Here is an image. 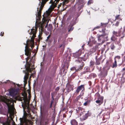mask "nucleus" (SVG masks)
<instances>
[{
	"instance_id": "34",
	"label": "nucleus",
	"mask_w": 125,
	"mask_h": 125,
	"mask_svg": "<svg viewBox=\"0 0 125 125\" xmlns=\"http://www.w3.org/2000/svg\"><path fill=\"white\" fill-rule=\"evenodd\" d=\"M115 39L116 38L114 36H113L111 38V40L112 41H115Z\"/></svg>"
},
{
	"instance_id": "32",
	"label": "nucleus",
	"mask_w": 125,
	"mask_h": 125,
	"mask_svg": "<svg viewBox=\"0 0 125 125\" xmlns=\"http://www.w3.org/2000/svg\"><path fill=\"white\" fill-rule=\"evenodd\" d=\"M61 47H62V48H63L62 51H63L64 50V48L65 47V45L64 44V43H63V44L61 45L59 47L60 48H61Z\"/></svg>"
},
{
	"instance_id": "40",
	"label": "nucleus",
	"mask_w": 125,
	"mask_h": 125,
	"mask_svg": "<svg viewBox=\"0 0 125 125\" xmlns=\"http://www.w3.org/2000/svg\"><path fill=\"white\" fill-rule=\"evenodd\" d=\"M59 88L58 87H57L55 89V91L56 92H57L59 90Z\"/></svg>"
},
{
	"instance_id": "43",
	"label": "nucleus",
	"mask_w": 125,
	"mask_h": 125,
	"mask_svg": "<svg viewBox=\"0 0 125 125\" xmlns=\"http://www.w3.org/2000/svg\"><path fill=\"white\" fill-rule=\"evenodd\" d=\"M115 58H116V59H120V57L119 56H116Z\"/></svg>"
},
{
	"instance_id": "20",
	"label": "nucleus",
	"mask_w": 125,
	"mask_h": 125,
	"mask_svg": "<svg viewBox=\"0 0 125 125\" xmlns=\"http://www.w3.org/2000/svg\"><path fill=\"white\" fill-rule=\"evenodd\" d=\"M20 121L21 123H23L25 122L26 121V119L25 118H20Z\"/></svg>"
},
{
	"instance_id": "47",
	"label": "nucleus",
	"mask_w": 125,
	"mask_h": 125,
	"mask_svg": "<svg viewBox=\"0 0 125 125\" xmlns=\"http://www.w3.org/2000/svg\"><path fill=\"white\" fill-rule=\"evenodd\" d=\"M124 60L123 61L122 63H125V56H124Z\"/></svg>"
},
{
	"instance_id": "28",
	"label": "nucleus",
	"mask_w": 125,
	"mask_h": 125,
	"mask_svg": "<svg viewBox=\"0 0 125 125\" xmlns=\"http://www.w3.org/2000/svg\"><path fill=\"white\" fill-rule=\"evenodd\" d=\"M84 6V5L83 4H80L78 7V8L79 9V10H80L81 8Z\"/></svg>"
},
{
	"instance_id": "22",
	"label": "nucleus",
	"mask_w": 125,
	"mask_h": 125,
	"mask_svg": "<svg viewBox=\"0 0 125 125\" xmlns=\"http://www.w3.org/2000/svg\"><path fill=\"white\" fill-rule=\"evenodd\" d=\"M115 60V62L113 64V65L112 66V67L113 68H114L115 67H116L117 66V62L116 61L115 58L114 59Z\"/></svg>"
},
{
	"instance_id": "46",
	"label": "nucleus",
	"mask_w": 125,
	"mask_h": 125,
	"mask_svg": "<svg viewBox=\"0 0 125 125\" xmlns=\"http://www.w3.org/2000/svg\"><path fill=\"white\" fill-rule=\"evenodd\" d=\"M53 100H52L51 101V103L50 105V108H51L52 107V104L53 103Z\"/></svg>"
},
{
	"instance_id": "11",
	"label": "nucleus",
	"mask_w": 125,
	"mask_h": 125,
	"mask_svg": "<svg viewBox=\"0 0 125 125\" xmlns=\"http://www.w3.org/2000/svg\"><path fill=\"white\" fill-rule=\"evenodd\" d=\"M107 71L103 70L102 72H101L99 75L102 77H105L107 75Z\"/></svg>"
},
{
	"instance_id": "7",
	"label": "nucleus",
	"mask_w": 125,
	"mask_h": 125,
	"mask_svg": "<svg viewBox=\"0 0 125 125\" xmlns=\"http://www.w3.org/2000/svg\"><path fill=\"white\" fill-rule=\"evenodd\" d=\"M17 93V90L14 89L10 90L9 94L10 95L13 97L16 95Z\"/></svg>"
},
{
	"instance_id": "16",
	"label": "nucleus",
	"mask_w": 125,
	"mask_h": 125,
	"mask_svg": "<svg viewBox=\"0 0 125 125\" xmlns=\"http://www.w3.org/2000/svg\"><path fill=\"white\" fill-rule=\"evenodd\" d=\"M96 95L98 96L97 100H102V102H103V101L104 99V97L103 96H100V94H96Z\"/></svg>"
},
{
	"instance_id": "36",
	"label": "nucleus",
	"mask_w": 125,
	"mask_h": 125,
	"mask_svg": "<svg viewBox=\"0 0 125 125\" xmlns=\"http://www.w3.org/2000/svg\"><path fill=\"white\" fill-rule=\"evenodd\" d=\"M85 71L87 72H88L89 71V68L87 67H85Z\"/></svg>"
},
{
	"instance_id": "53",
	"label": "nucleus",
	"mask_w": 125,
	"mask_h": 125,
	"mask_svg": "<svg viewBox=\"0 0 125 125\" xmlns=\"http://www.w3.org/2000/svg\"><path fill=\"white\" fill-rule=\"evenodd\" d=\"M10 81H9V80H8L7 81H6V82H3V83H7V82H10Z\"/></svg>"
},
{
	"instance_id": "63",
	"label": "nucleus",
	"mask_w": 125,
	"mask_h": 125,
	"mask_svg": "<svg viewBox=\"0 0 125 125\" xmlns=\"http://www.w3.org/2000/svg\"><path fill=\"white\" fill-rule=\"evenodd\" d=\"M80 14H79V15H78V17L79 16V15H80Z\"/></svg>"
},
{
	"instance_id": "33",
	"label": "nucleus",
	"mask_w": 125,
	"mask_h": 125,
	"mask_svg": "<svg viewBox=\"0 0 125 125\" xmlns=\"http://www.w3.org/2000/svg\"><path fill=\"white\" fill-rule=\"evenodd\" d=\"M101 26H102L103 27H105L106 26V24H107V23H101Z\"/></svg>"
},
{
	"instance_id": "61",
	"label": "nucleus",
	"mask_w": 125,
	"mask_h": 125,
	"mask_svg": "<svg viewBox=\"0 0 125 125\" xmlns=\"http://www.w3.org/2000/svg\"><path fill=\"white\" fill-rule=\"evenodd\" d=\"M123 74H125V72L123 73Z\"/></svg>"
},
{
	"instance_id": "42",
	"label": "nucleus",
	"mask_w": 125,
	"mask_h": 125,
	"mask_svg": "<svg viewBox=\"0 0 125 125\" xmlns=\"http://www.w3.org/2000/svg\"><path fill=\"white\" fill-rule=\"evenodd\" d=\"M86 72H87L86 71H84L83 72H81V75H82L83 74H84Z\"/></svg>"
},
{
	"instance_id": "18",
	"label": "nucleus",
	"mask_w": 125,
	"mask_h": 125,
	"mask_svg": "<svg viewBox=\"0 0 125 125\" xmlns=\"http://www.w3.org/2000/svg\"><path fill=\"white\" fill-rule=\"evenodd\" d=\"M88 117L87 113H86L85 115L82 117L81 119V120L83 121L86 119Z\"/></svg>"
},
{
	"instance_id": "12",
	"label": "nucleus",
	"mask_w": 125,
	"mask_h": 125,
	"mask_svg": "<svg viewBox=\"0 0 125 125\" xmlns=\"http://www.w3.org/2000/svg\"><path fill=\"white\" fill-rule=\"evenodd\" d=\"M110 68V66L108 64V62H107L106 64L105 65L104 67L103 68V70L108 71Z\"/></svg>"
},
{
	"instance_id": "8",
	"label": "nucleus",
	"mask_w": 125,
	"mask_h": 125,
	"mask_svg": "<svg viewBox=\"0 0 125 125\" xmlns=\"http://www.w3.org/2000/svg\"><path fill=\"white\" fill-rule=\"evenodd\" d=\"M28 42V41H26V44ZM27 45H26L25 46V54L27 55V56L28 55H30L31 54V50L30 49L27 48Z\"/></svg>"
},
{
	"instance_id": "50",
	"label": "nucleus",
	"mask_w": 125,
	"mask_h": 125,
	"mask_svg": "<svg viewBox=\"0 0 125 125\" xmlns=\"http://www.w3.org/2000/svg\"><path fill=\"white\" fill-rule=\"evenodd\" d=\"M62 37H60L58 39V41L60 40H61V39H62Z\"/></svg>"
},
{
	"instance_id": "57",
	"label": "nucleus",
	"mask_w": 125,
	"mask_h": 125,
	"mask_svg": "<svg viewBox=\"0 0 125 125\" xmlns=\"http://www.w3.org/2000/svg\"><path fill=\"white\" fill-rule=\"evenodd\" d=\"M125 70V68H123V71H124V70Z\"/></svg>"
},
{
	"instance_id": "64",
	"label": "nucleus",
	"mask_w": 125,
	"mask_h": 125,
	"mask_svg": "<svg viewBox=\"0 0 125 125\" xmlns=\"http://www.w3.org/2000/svg\"><path fill=\"white\" fill-rule=\"evenodd\" d=\"M49 42H52V41H51V40L50 41V40H49Z\"/></svg>"
},
{
	"instance_id": "55",
	"label": "nucleus",
	"mask_w": 125,
	"mask_h": 125,
	"mask_svg": "<svg viewBox=\"0 0 125 125\" xmlns=\"http://www.w3.org/2000/svg\"><path fill=\"white\" fill-rule=\"evenodd\" d=\"M108 0L110 2H111L112 1H113V0Z\"/></svg>"
},
{
	"instance_id": "58",
	"label": "nucleus",
	"mask_w": 125,
	"mask_h": 125,
	"mask_svg": "<svg viewBox=\"0 0 125 125\" xmlns=\"http://www.w3.org/2000/svg\"><path fill=\"white\" fill-rule=\"evenodd\" d=\"M2 83V82H0V84H1Z\"/></svg>"
},
{
	"instance_id": "30",
	"label": "nucleus",
	"mask_w": 125,
	"mask_h": 125,
	"mask_svg": "<svg viewBox=\"0 0 125 125\" xmlns=\"http://www.w3.org/2000/svg\"><path fill=\"white\" fill-rule=\"evenodd\" d=\"M90 102V101H87L85 102L83 104V105L85 106L87 105V104H89Z\"/></svg>"
},
{
	"instance_id": "51",
	"label": "nucleus",
	"mask_w": 125,
	"mask_h": 125,
	"mask_svg": "<svg viewBox=\"0 0 125 125\" xmlns=\"http://www.w3.org/2000/svg\"><path fill=\"white\" fill-rule=\"evenodd\" d=\"M100 28V26H97L95 28H97V29H98V28Z\"/></svg>"
},
{
	"instance_id": "25",
	"label": "nucleus",
	"mask_w": 125,
	"mask_h": 125,
	"mask_svg": "<svg viewBox=\"0 0 125 125\" xmlns=\"http://www.w3.org/2000/svg\"><path fill=\"white\" fill-rule=\"evenodd\" d=\"M31 48H32V49L33 48V47H34V40H31Z\"/></svg>"
},
{
	"instance_id": "59",
	"label": "nucleus",
	"mask_w": 125,
	"mask_h": 125,
	"mask_svg": "<svg viewBox=\"0 0 125 125\" xmlns=\"http://www.w3.org/2000/svg\"><path fill=\"white\" fill-rule=\"evenodd\" d=\"M70 17H69V18H68V20H69V19H70Z\"/></svg>"
},
{
	"instance_id": "13",
	"label": "nucleus",
	"mask_w": 125,
	"mask_h": 125,
	"mask_svg": "<svg viewBox=\"0 0 125 125\" xmlns=\"http://www.w3.org/2000/svg\"><path fill=\"white\" fill-rule=\"evenodd\" d=\"M29 76V74L28 73L26 72L25 73V75L24 76V80L23 81L24 82V84L25 85L26 83L27 79H28Z\"/></svg>"
},
{
	"instance_id": "27",
	"label": "nucleus",
	"mask_w": 125,
	"mask_h": 125,
	"mask_svg": "<svg viewBox=\"0 0 125 125\" xmlns=\"http://www.w3.org/2000/svg\"><path fill=\"white\" fill-rule=\"evenodd\" d=\"M95 102L96 103L98 104H99L100 105L102 104V103H103V102H102L101 100H97Z\"/></svg>"
},
{
	"instance_id": "21",
	"label": "nucleus",
	"mask_w": 125,
	"mask_h": 125,
	"mask_svg": "<svg viewBox=\"0 0 125 125\" xmlns=\"http://www.w3.org/2000/svg\"><path fill=\"white\" fill-rule=\"evenodd\" d=\"M96 74L94 73H92L90 74L89 75V77H93V78H94L96 77Z\"/></svg>"
},
{
	"instance_id": "6",
	"label": "nucleus",
	"mask_w": 125,
	"mask_h": 125,
	"mask_svg": "<svg viewBox=\"0 0 125 125\" xmlns=\"http://www.w3.org/2000/svg\"><path fill=\"white\" fill-rule=\"evenodd\" d=\"M75 23V22L74 20L73 19L72 21L71 22L70 25L68 26V32H70V31H72L73 29V26Z\"/></svg>"
},
{
	"instance_id": "29",
	"label": "nucleus",
	"mask_w": 125,
	"mask_h": 125,
	"mask_svg": "<svg viewBox=\"0 0 125 125\" xmlns=\"http://www.w3.org/2000/svg\"><path fill=\"white\" fill-rule=\"evenodd\" d=\"M125 26L123 28V36H121V38H122L123 37H124L125 36V33H125L124 31H125Z\"/></svg>"
},
{
	"instance_id": "49",
	"label": "nucleus",
	"mask_w": 125,
	"mask_h": 125,
	"mask_svg": "<svg viewBox=\"0 0 125 125\" xmlns=\"http://www.w3.org/2000/svg\"><path fill=\"white\" fill-rule=\"evenodd\" d=\"M69 0H64V1L65 3H67L68 2Z\"/></svg>"
},
{
	"instance_id": "23",
	"label": "nucleus",
	"mask_w": 125,
	"mask_h": 125,
	"mask_svg": "<svg viewBox=\"0 0 125 125\" xmlns=\"http://www.w3.org/2000/svg\"><path fill=\"white\" fill-rule=\"evenodd\" d=\"M94 1L93 0H89L88 1L87 4V5H89L90 4L93 3Z\"/></svg>"
},
{
	"instance_id": "14",
	"label": "nucleus",
	"mask_w": 125,
	"mask_h": 125,
	"mask_svg": "<svg viewBox=\"0 0 125 125\" xmlns=\"http://www.w3.org/2000/svg\"><path fill=\"white\" fill-rule=\"evenodd\" d=\"M97 57L96 56L95 57V58L96 60V62L95 64L96 65H99L100 63V61L102 59V57H100L98 59H97Z\"/></svg>"
},
{
	"instance_id": "54",
	"label": "nucleus",
	"mask_w": 125,
	"mask_h": 125,
	"mask_svg": "<svg viewBox=\"0 0 125 125\" xmlns=\"http://www.w3.org/2000/svg\"><path fill=\"white\" fill-rule=\"evenodd\" d=\"M63 117H66V115L64 114H63Z\"/></svg>"
},
{
	"instance_id": "48",
	"label": "nucleus",
	"mask_w": 125,
	"mask_h": 125,
	"mask_svg": "<svg viewBox=\"0 0 125 125\" xmlns=\"http://www.w3.org/2000/svg\"><path fill=\"white\" fill-rule=\"evenodd\" d=\"M51 95H52V100H53H53H54V97H53V95L52 94H51Z\"/></svg>"
},
{
	"instance_id": "24",
	"label": "nucleus",
	"mask_w": 125,
	"mask_h": 125,
	"mask_svg": "<svg viewBox=\"0 0 125 125\" xmlns=\"http://www.w3.org/2000/svg\"><path fill=\"white\" fill-rule=\"evenodd\" d=\"M77 52H76L75 53H73V56L74 57L77 58L79 55L77 54Z\"/></svg>"
},
{
	"instance_id": "45",
	"label": "nucleus",
	"mask_w": 125,
	"mask_h": 125,
	"mask_svg": "<svg viewBox=\"0 0 125 125\" xmlns=\"http://www.w3.org/2000/svg\"><path fill=\"white\" fill-rule=\"evenodd\" d=\"M57 39H54V43L55 44V43H56L57 42Z\"/></svg>"
},
{
	"instance_id": "52",
	"label": "nucleus",
	"mask_w": 125,
	"mask_h": 125,
	"mask_svg": "<svg viewBox=\"0 0 125 125\" xmlns=\"http://www.w3.org/2000/svg\"><path fill=\"white\" fill-rule=\"evenodd\" d=\"M48 22H47V24L45 26V28H46L47 27H48Z\"/></svg>"
},
{
	"instance_id": "35",
	"label": "nucleus",
	"mask_w": 125,
	"mask_h": 125,
	"mask_svg": "<svg viewBox=\"0 0 125 125\" xmlns=\"http://www.w3.org/2000/svg\"><path fill=\"white\" fill-rule=\"evenodd\" d=\"M113 33L114 35L116 36H118V34L116 32H115V31H113Z\"/></svg>"
},
{
	"instance_id": "19",
	"label": "nucleus",
	"mask_w": 125,
	"mask_h": 125,
	"mask_svg": "<svg viewBox=\"0 0 125 125\" xmlns=\"http://www.w3.org/2000/svg\"><path fill=\"white\" fill-rule=\"evenodd\" d=\"M52 29V24H50L49 25L48 27L47 28V30L49 31H51Z\"/></svg>"
},
{
	"instance_id": "31",
	"label": "nucleus",
	"mask_w": 125,
	"mask_h": 125,
	"mask_svg": "<svg viewBox=\"0 0 125 125\" xmlns=\"http://www.w3.org/2000/svg\"><path fill=\"white\" fill-rule=\"evenodd\" d=\"M119 23V21H117L116 23H115L113 24V26H115L117 27V26H118Z\"/></svg>"
},
{
	"instance_id": "4",
	"label": "nucleus",
	"mask_w": 125,
	"mask_h": 125,
	"mask_svg": "<svg viewBox=\"0 0 125 125\" xmlns=\"http://www.w3.org/2000/svg\"><path fill=\"white\" fill-rule=\"evenodd\" d=\"M60 0H55L54 2H53L52 0H51L50 2V3L52 4L50 6L49 8L48 9V11L51 12L52 10L56 6L57 4L58 3Z\"/></svg>"
},
{
	"instance_id": "17",
	"label": "nucleus",
	"mask_w": 125,
	"mask_h": 125,
	"mask_svg": "<svg viewBox=\"0 0 125 125\" xmlns=\"http://www.w3.org/2000/svg\"><path fill=\"white\" fill-rule=\"evenodd\" d=\"M71 123L72 125H77L78 123L76 120L73 119L71 120Z\"/></svg>"
},
{
	"instance_id": "38",
	"label": "nucleus",
	"mask_w": 125,
	"mask_h": 125,
	"mask_svg": "<svg viewBox=\"0 0 125 125\" xmlns=\"http://www.w3.org/2000/svg\"><path fill=\"white\" fill-rule=\"evenodd\" d=\"M50 35H49L47 37V39L46 40V42H48L49 41V39L50 38Z\"/></svg>"
},
{
	"instance_id": "3",
	"label": "nucleus",
	"mask_w": 125,
	"mask_h": 125,
	"mask_svg": "<svg viewBox=\"0 0 125 125\" xmlns=\"http://www.w3.org/2000/svg\"><path fill=\"white\" fill-rule=\"evenodd\" d=\"M108 36L106 34H104L98 35V41L101 42L102 44L105 41L108 40Z\"/></svg>"
},
{
	"instance_id": "2",
	"label": "nucleus",
	"mask_w": 125,
	"mask_h": 125,
	"mask_svg": "<svg viewBox=\"0 0 125 125\" xmlns=\"http://www.w3.org/2000/svg\"><path fill=\"white\" fill-rule=\"evenodd\" d=\"M82 59L81 58L79 57L78 58V60H76L77 62H81L82 63L80 65V66H79V68L78 67L77 68V67H73L71 69V71H74L75 70V71L74 72V73H75L76 72H77V71L81 70L82 68L83 67L84 65V64L83 63V62H81L82 61L81 60Z\"/></svg>"
},
{
	"instance_id": "60",
	"label": "nucleus",
	"mask_w": 125,
	"mask_h": 125,
	"mask_svg": "<svg viewBox=\"0 0 125 125\" xmlns=\"http://www.w3.org/2000/svg\"><path fill=\"white\" fill-rule=\"evenodd\" d=\"M40 2H39V5H40Z\"/></svg>"
},
{
	"instance_id": "9",
	"label": "nucleus",
	"mask_w": 125,
	"mask_h": 125,
	"mask_svg": "<svg viewBox=\"0 0 125 125\" xmlns=\"http://www.w3.org/2000/svg\"><path fill=\"white\" fill-rule=\"evenodd\" d=\"M66 86L65 90H66V92L67 93H68L71 90H73V86L68 83H67Z\"/></svg>"
},
{
	"instance_id": "41",
	"label": "nucleus",
	"mask_w": 125,
	"mask_h": 125,
	"mask_svg": "<svg viewBox=\"0 0 125 125\" xmlns=\"http://www.w3.org/2000/svg\"><path fill=\"white\" fill-rule=\"evenodd\" d=\"M120 16L119 15H118L117 16H115V20L118 19H119V17Z\"/></svg>"
},
{
	"instance_id": "39",
	"label": "nucleus",
	"mask_w": 125,
	"mask_h": 125,
	"mask_svg": "<svg viewBox=\"0 0 125 125\" xmlns=\"http://www.w3.org/2000/svg\"><path fill=\"white\" fill-rule=\"evenodd\" d=\"M94 64V62L92 61H91L90 62V66H93Z\"/></svg>"
},
{
	"instance_id": "1",
	"label": "nucleus",
	"mask_w": 125,
	"mask_h": 125,
	"mask_svg": "<svg viewBox=\"0 0 125 125\" xmlns=\"http://www.w3.org/2000/svg\"><path fill=\"white\" fill-rule=\"evenodd\" d=\"M5 103L7 105L8 108L7 112L5 113H3V114L5 116L4 118L6 120L1 122L3 125H10V120L9 119L10 117L11 120H12L13 113L14 109L13 106V100L12 99H6L5 100ZM12 125L15 124L14 122H12Z\"/></svg>"
},
{
	"instance_id": "62",
	"label": "nucleus",
	"mask_w": 125,
	"mask_h": 125,
	"mask_svg": "<svg viewBox=\"0 0 125 125\" xmlns=\"http://www.w3.org/2000/svg\"><path fill=\"white\" fill-rule=\"evenodd\" d=\"M22 106L23 107V108L24 107H23V105L22 104Z\"/></svg>"
},
{
	"instance_id": "37",
	"label": "nucleus",
	"mask_w": 125,
	"mask_h": 125,
	"mask_svg": "<svg viewBox=\"0 0 125 125\" xmlns=\"http://www.w3.org/2000/svg\"><path fill=\"white\" fill-rule=\"evenodd\" d=\"M91 51L92 52V53H93V52H94L96 51V49L94 48H93V49H92V50H91Z\"/></svg>"
},
{
	"instance_id": "5",
	"label": "nucleus",
	"mask_w": 125,
	"mask_h": 125,
	"mask_svg": "<svg viewBox=\"0 0 125 125\" xmlns=\"http://www.w3.org/2000/svg\"><path fill=\"white\" fill-rule=\"evenodd\" d=\"M84 85H81L80 86H78L75 91V92L77 93H78L81 90V92L83 94L84 91Z\"/></svg>"
},
{
	"instance_id": "10",
	"label": "nucleus",
	"mask_w": 125,
	"mask_h": 125,
	"mask_svg": "<svg viewBox=\"0 0 125 125\" xmlns=\"http://www.w3.org/2000/svg\"><path fill=\"white\" fill-rule=\"evenodd\" d=\"M77 113L80 114V115L83 114V112L84 111V109L82 107H78L76 109Z\"/></svg>"
},
{
	"instance_id": "26",
	"label": "nucleus",
	"mask_w": 125,
	"mask_h": 125,
	"mask_svg": "<svg viewBox=\"0 0 125 125\" xmlns=\"http://www.w3.org/2000/svg\"><path fill=\"white\" fill-rule=\"evenodd\" d=\"M111 49L112 50H113L115 49V47L114 46V43H112L111 45L110 46Z\"/></svg>"
},
{
	"instance_id": "56",
	"label": "nucleus",
	"mask_w": 125,
	"mask_h": 125,
	"mask_svg": "<svg viewBox=\"0 0 125 125\" xmlns=\"http://www.w3.org/2000/svg\"><path fill=\"white\" fill-rule=\"evenodd\" d=\"M54 121H53L52 123V125H53L54 124Z\"/></svg>"
},
{
	"instance_id": "44",
	"label": "nucleus",
	"mask_w": 125,
	"mask_h": 125,
	"mask_svg": "<svg viewBox=\"0 0 125 125\" xmlns=\"http://www.w3.org/2000/svg\"><path fill=\"white\" fill-rule=\"evenodd\" d=\"M103 110H101L100 111V112H99V114H98V115L99 116H100V115L101 114V113H102V112L103 111Z\"/></svg>"
},
{
	"instance_id": "15",
	"label": "nucleus",
	"mask_w": 125,
	"mask_h": 125,
	"mask_svg": "<svg viewBox=\"0 0 125 125\" xmlns=\"http://www.w3.org/2000/svg\"><path fill=\"white\" fill-rule=\"evenodd\" d=\"M92 41V42L93 43H95L96 41H95V39L94 38H93V37H91L90 38V40L89 41L88 43V44L89 45V46H90V45L89 44L90 42L91 41Z\"/></svg>"
}]
</instances>
